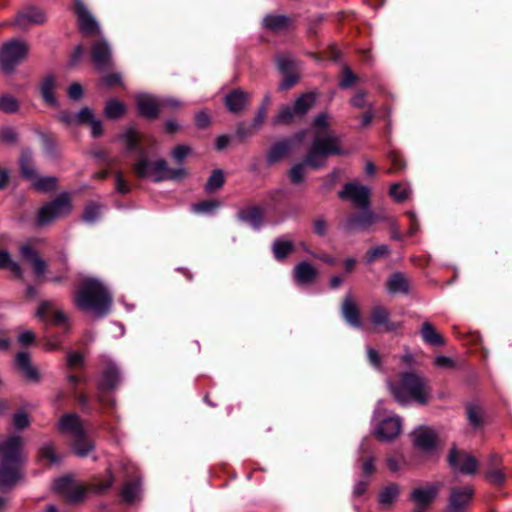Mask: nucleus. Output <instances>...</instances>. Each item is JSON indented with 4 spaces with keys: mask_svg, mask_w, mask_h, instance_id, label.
<instances>
[{
    "mask_svg": "<svg viewBox=\"0 0 512 512\" xmlns=\"http://www.w3.org/2000/svg\"><path fill=\"white\" fill-rule=\"evenodd\" d=\"M421 335L423 340L433 346H441L444 344L443 337L436 331L430 322H424L421 327Z\"/></svg>",
    "mask_w": 512,
    "mask_h": 512,
    "instance_id": "nucleus-33",
    "label": "nucleus"
},
{
    "mask_svg": "<svg viewBox=\"0 0 512 512\" xmlns=\"http://www.w3.org/2000/svg\"><path fill=\"white\" fill-rule=\"evenodd\" d=\"M83 361V356L77 352H72L67 357V364L70 368L82 365Z\"/></svg>",
    "mask_w": 512,
    "mask_h": 512,
    "instance_id": "nucleus-64",
    "label": "nucleus"
},
{
    "mask_svg": "<svg viewBox=\"0 0 512 512\" xmlns=\"http://www.w3.org/2000/svg\"><path fill=\"white\" fill-rule=\"evenodd\" d=\"M71 199L67 193L60 194L53 201L43 205L37 214L36 224L46 226L53 221L67 216L71 212Z\"/></svg>",
    "mask_w": 512,
    "mask_h": 512,
    "instance_id": "nucleus-7",
    "label": "nucleus"
},
{
    "mask_svg": "<svg viewBox=\"0 0 512 512\" xmlns=\"http://www.w3.org/2000/svg\"><path fill=\"white\" fill-rule=\"evenodd\" d=\"M364 211L349 217L345 223V229L349 232L360 231L368 228L378 220V217L369 211L367 208H363Z\"/></svg>",
    "mask_w": 512,
    "mask_h": 512,
    "instance_id": "nucleus-23",
    "label": "nucleus"
},
{
    "mask_svg": "<svg viewBox=\"0 0 512 512\" xmlns=\"http://www.w3.org/2000/svg\"><path fill=\"white\" fill-rule=\"evenodd\" d=\"M269 101H270V99L267 96L265 98L264 104L259 108L257 114L255 115V117L253 119V123H252L253 128L257 129L263 124V122L266 118L267 105H268Z\"/></svg>",
    "mask_w": 512,
    "mask_h": 512,
    "instance_id": "nucleus-57",
    "label": "nucleus"
},
{
    "mask_svg": "<svg viewBox=\"0 0 512 512\" xmlns=\"http://www.w3.org/2000/svg\"><path fill=\"white\" fill-rule=\"evenodd\" d=\"M59 430L73 440V451L80 457H85L94 449V444L86 436L81 420L76 414H66L59 420Z\"/></svg>",
    "mask_w": 512,
    "mask_h": 512,
    "instance_id": "nucleus-6",
    "label": "nucleus"
},
{
    "mask_svg": "<svg viewBox=\"0 0 512 512\" xmlns=\"http://www.w3.org/2000/svg\"><path fill=\"white\" fill-rule=\"evenodd\" d=\"M13 425L16 429L21 430L30 425L29 415L21 410L13 415Z\"/></svg>",
    "mask_w": 512,
    "mask_h": 512,
    "instance_id": "nucleus-53",
    "label": "nucleus"
},
{
    "mask_svg": "<svg viewBox=\"0 0 512 512\" xmlns=\"http://www.w3.org/2000/svg\"><path fill=\"white\" fill-rule=\"evenodd\" d=\"M357 79H358L357 76L353 74L351 69L349 67L345 66L342 71V78L340 80L339 85L342 88H348L353 83H355L357 81Z\"/></svg>",
    "mask_w": 512,
    "mask_h": 512,
    "instance_id": "nucleus-55",
    "label": "nucleus"
},
{
    "mask_svg": "<svg viewBox=\"0 0 512 512\" xmlns=\"http://www.w3.org/2000/svg\"><path fill=\"white\" fill-rule=\"evenodd\" d=\"M15 362L19 370L31 381L39 380L38 370L31 365L30 355L27 352H19L16 355Z\"/></svg>",
    "mask_w": 512,
    "mask_h": 512,
    "instance_id": "nucleus-26",
    "label": "nucleus"
},
{
    "mask_svg": "<svg viewBox=\"0 0 512 512\" xmlns=\"http://www.w3.org/2000/svg\"><path fill=\"white\" fill-rule=\"evenodd\" d=\"M40 458L43 460H46L48 464H59L60 463V456L56 454L53 445L45 444L39 452Z\"/></svg>",
    "mask_w": 512,
    "mask_h": 512,
    "instance_id": "nucleus-46",
    "label": "nucleus"
},
{
    "mask_svg": "<svg viewBox=\"0 0 512 512\" xmlns=\"http://www.w3.org/2000/svg\"><path fill=\"white\" fill-rule=\"evenodd\" d=\"M388 252H389V248L387 245L382 244V245L376 246L375 248L368 251L367 256H366L367 263L374 262L376 259L387 255Z\"/></svg>",
    "mask_w": 512,
    "mask_h": 512,
    "instance_id": "nucleus-54",
    "label": "nucleus"
},
{
    "mask_svg": "<svg viewBox=\"0 0 512 512\" xmlns=\"http://www.w3.org/2000/svg\"><path fill=\"white\" fill-rule=\"evenodd\" d=\"M101 208L102 206L98 203H89L84 209L83 220L89 224L96 222L101 216Z\"/></svg>",
    "mask_w": 512,
    "mask_h": 512,
    "instance_id": "nucleus-43",
    "label": "nucleus"
},
{
    "mask_svg": "<svg viewBox=\"0 0 512 512\" xmlns=\"http://www.w3.org/2000/svg\"><path fill=\"white\" fill-rule=\"evenodd\" d=\"M83 95V89L80 84L73 83L68 88V96L73 100H78Z\"/></svg>",
    "mask_w": 512,
    "mask_h": 512,
    "instance_id": "nucleus-62",
    "label": "nucleus"
},
{
    "mask_svg": "<svg viewBox=\"0 0 512 512\" xmlns=\"http://www.w3.org/2000/svg\"><path fill=\"white\" fill-rule=\"evenodd\" d=\"M28 45L20 40L12 39L0 47V68L5 73H12L27 56Z\"/></svg>",
    "mask_w": 512,
    "mask_h": 512,
    "instance_id": "nucleus-8",
    "label": "nucleus"
},
{
    "mask_svg": "<svg viewBox=\"0 0 512 512\" xmlns=\"http://www.w3.org/2000/svg\"><path fill=\"white\" fill-rule=\"evenodd\" d=\"M399 495V487L392 483L386 486L379 494V503L383 506L391 505Z\"/></svg>",
    "mask_w": 512,
    "mask_h": 512,
    "instance_id": "nucleus-41",
    "label": "nucleus"
},
{
    "mask_svg": "<svg viewBox=\"0 0 512 512\" xmlns=\"http://www.w3.org/2000/svg\"><path fill=\"white\" fill-rule=\"evenodd\" d=\"M439 489L440 484H428L415 488L410 495V500L416 505L414 512H424L437 496Z\"/></svg>",
    "mask_w": 512,
    "mask_h": 512,
    "instance_id": "nucleus-14",
    "label": "nucleus"
},
{
    "mask_svg": "<svg viewBox=\"0 0 512 512\" xmlns=\"http://www.w3.org/2000/svg\"><path fill=\"white\" fill-rule=\"evenodd\" d=\"M414 445L423 451H430L436 445V434L428 427H419L413 432Z\"/></svg>",
    "mask_w": 512,
    "mask_h": 512,
    "instance_id": "nucleus-24",
    "label": "nucleus"
},
{
    "mask_svg": "<svg viewBox=\"0 0 512 512\" xmlns=\"http://www.w3.org/2000/svg\"><path fill=\"white\" fill-rule=\"evenodd\" d=\"M402 421L397 415H387L376 427V437L381 441H389L397 437L401 431Z\"/></svg>",
    "mask_w": 512,
    "mask_h": 512,
    "instance_id": "nucleus-16",
    "label": "nucleus"
},
{
    "mask_svg": "<svg viewBox=\"0 0 512 512\" xmlns=\"http://www.w3.org/2000/svg\"><path fill=\"white\" fill-rule=\"evenodd\" d=\"M295 116L297 115L294 113L293 107L285 106L279 111L277 116L274 118V123L288 124L294 119Z\"/></svg>",
    "mask_w": 512,
    "mask_h": 512,
    "instance_id": "nucleus-51",
    "label": "nucleus"
},
{
    "mask_svg": "<svg viewBox=\"0 0 512 512\" xmlns=\"http://www.w3.org/2000/svg\"><path fill=\"white\" fill-rule=\"evenodd\" d=\"M474 491L470 486L453 487L450 491L447 512H465Z\"/></svg>",
    "mask_w": 512,
    "mask_h": 512,
    "instance_id": "nucleus-13",
    "label": "nucleus"
},
{
    "mask_svg": "<svg viewBox=\"0 0 512 512\" xmlns=\"http://www.w3.org/2000/svg\"><path fill=\"white\" fill-rule=\"evenodd\" d=\"M0 456V491H6L22 477L21 466L25 461L22 438L11 436L0 442Z\"/></svg>",
    "mask_w": 512,
    "mask_h": 512,
    "instance_id": "nucleus-3",
    "label": "nucleus"
},
{
    "mask_svg": "<svg viewBox=\"0 0 512 512\" xmlns=\"http://www.w3.org/2000/svg\"><path fill=\"white\" fill-rule=\"evenodd\" d=\"M136 103L139 113L149 119L156 118L162 107L178 108L180 106V103L175 99L167 98L159 101L157 98L147 94L138 95Z\"/></svg>",
    "mask_w": 512,
    "mask_h": 512,
    "instance_id": "nucleus-9",
    "label": "nucleus"
},
{
    "mask_svg": "<svg viewBox=\"0 0 512 512\" xmlns=\"http://www.w3.org/2000/svg\"><path fill=\"white\" fill-rule=\"evenodd\" d=\"M56 87L57 83L53 75H47L40 84L42 98L48 105H57V99L54 94Z\"/></svg>",
    "mask_w": 512,
    "mask_h": 512,
    "instance_id": "nucleus-28",
    "label": "nucleus"
},
{
    "mask_svg": "<svg viewBox=\"0 0 512 512\" xmlns=\"http://www.w3.org/2000/svg\"><path fill=\"white\" fill-rule=\"evenodd\" d=\"M36 316L41 321L56 326L66 327L68 324V318L66 314L61 310H56L54 308V304L51 301H43L36 311Z\"/></svg>",
    "mask_w": 512,
    "mask_h": 512,
    "instance_id": "nucleus-17",
    "label": "nucleus"
},
{
    "mask_svg": "<svg viewBox=\"0 0 512 512\" xmlns=\"http://www.w3.org/2000/svg\"><path fill=\"white\" fill-rule=\"evenodd\" d=\"M370 321L375 328L381 329L385 332H393L400 327L399 323L390 321L389 312L383 306H376L372 309Z\"/></svg>",
    "mask_w": 512,
    "mask_h": 512,
    "instance_id": "nucleus-22",
    "label": "nucleus"
},
{
    "mask_svg": "<svg viewBox=\"0 0 512 512\" xmlns=\"http://www.w3.org/2000/svg\"><path fill=\"white\" fill-rule=\"evenodd\" d=\"M239 217L254 228H258L263 221V211L259 207H249L239 213Z\"/></svg>",
    "mask_w": 512,
    "mask_h": 512,
    "instance_id": "nucleus-34",
    "label": "nucleus"
},
{
    "mask_svg": "<svg viewBox=\"0 0 512 512\" xmlns=\"http://www.w3.org/2000/svg\"><path fill=\"white\" fill-rule=\"evenodd\" d=\"M120 139L124 142L128 151L139 152L138 159L133 168L137 177L159 182L165 179L177 180L185 176L184 169H169L166 161L163 159L150 160L145 151L140 147L139 136L134 128H128L120 136Z\"/></svg>",
    "mask_w": 512,
    "mask_h": 512,
    "instance_id": "nucleus-2",
    "label": "nucleus"
},
{
    "mask_svg": "<svg viewBox=\"0 0 512 512\" xmlns=\"http://www.w3.org/2000/svg\"><path fill=\"white\" fill-rule=\"evenodd\" d=\"M45 20L46 16L42 10L28 7L17 14L12 24L20 29H26L33 24H42Z\"/></svg>",
    "mask_w": 512,
    "mask_h": 512,
    "instance_id": "nucleus-21",
    "label": "nucleus"
},
{
    "mask_svg": "<svg viewBox=\"0 0 512 512\" xmlns=\"http://www.w3.org/2000/svg\"><path fill=\"white\" fill-rule=\"evenodd\" d=\"M389 159L391 161V167L388 169V173H395L404 168L405 163L400 154L391 152L389 154Z\"/></svg>",
    "mask_w": 512,
    "mask_h": 512,
    "instance_id": "nucleus-56",
    "label": "nucleus"
},
{
    "mask_svg": "<svg viewBox=\"0 0 512 512\" xmlns=\"http://www.w3.org/2000/svg\"><path fill=\"white\" fill-rule=\"evenodd\" d=\"M276 64L284 77L279 84V88L281 90H287L294 86L299 79V65L294 58L288 54H281L276 57Z\"/></svg>",
    "mask_w": 512,
    "mask_h": 512,
    "instance_id": "nucleus-10",
    "label": "nucleus"
},
{
    "mask_svg": "<svg viewBox=\"0 0 512 512\" xmlns=\"http://www.w3.org/2000/svg\"><path fill=\"white\" fill-rule=\"evenodd\" d=\"M467 417L469 424L473 427H478L481 424L482 417L479 409L475 406H469L467 408Z\"/></svg>",
    "mask_w": 512,
    "mask_h": 512,
    "instance_id": "nucleus-58",
    "label": "nucleus"
},
{
    "mask_svg": "<svg viewBox=\"0 0 512 512\" xmlns=\"http://www.w3.org/2000/svg\"><path fill=\"white\" fill-rule=\"evenodd\" d=\"M488 478L492 483L500 485L504 482L505 476L501 470L493 469L489 471Z\"/></svg>",
    "mask_w": 512,
    "mask_h": 512,
    "instance_id": "nucleus-63",
    "label": "nucleus"
},
{
    "mask_svg": "<svg viewBox=\"0 0 512 512\" xmlns=\"http://www.w3.org/2000/svg\"><path fill=\"white\" fill-rule=\"evenodd\" d=\"M19 164L21 168L22 175L28 179L29 181L31 179L35 178L36 170L34 168L33 162H32V154L29 151H23L20 159Z\"/></svg>",
    "mask_w": 512,
    "mask_h": 512,
    "instance_id": "nucleus-38",
    "label": "nucleus"
},
{
    "mask_svg": "<svg viewBox=\"0 0 512 512\" xmlns=\"http://www.w3.org/2000/svg\"><path fill=\"white\" fill-rule=\"evenodd\" d=\"M91 57L94 65L99 70H107L112 67L111 48L104 39H99L93 44Z\"/></svg>",
    "mask_w": 512,
    "mask_h": 512,
    "instance_id": "nucleus-19",
    "label": "nucleus"
},
{
    "mask_svg": "<svg viewBox=\"0 0 512 512\" xmlns=\"http://www.w3.org/2000/svg\"><path fill=\"white\" fill-rule=\"evenodd\" d=\"M31 184L33 188L40 192H49L53 191L57 187V178L55 177H38L35 175L34 179H31Z\"/></svg>",
    "mask_w": 512,
    "mask_h": 512,
    "instance_id": "nucleus-39",
    "label": "nucleus"
},
{
    "mask_svg": "<svg viewBox=\"0 0 512 512\" xmlns=\"http://www.w3.org/2000/svg\"><path fill=\"white\" fill-rule=\"evenodd\" d=\"M220 206L216 200H207L193 205L192 210L195 213H211Z\"/></svg>",
    "mask_w": 512,
    "mask_h": 512,
    "instance_id": "nucleus-50",
    "label": "nucleus"
},
{
    "mask_svg": "<svg viewBox=\"0 0 512 512\" xmlns=\"http://www.w3.org/2000/svg\"><path fill=\"white\" fill-rule=\"evenodd\" d=\"M342 315L345 320L355 328H361L362 322L357 304L351 295H346L342 303Z\"/></svg>",
    "mask_w": 512,
    "mask_h": 512,
    "instance_id": "nucleus-25",
    "label": "nucleus"
},
{
    "mask_svg": "<svg viewBox=\"0 0 512 512\" xmlns=\"http://www.w3.org/2000/svg\"><path fill=\"white\" fill-rule=\"evenodd\" d=\"M370 191L366 186L356 183H348L343 190L339 192V197L348 199L359 208H367L369 203Z\"/></svg>",
    "mask_w": 512,
    "mask_h": 512,
    "instance_id": "nucleus-15",
    "label": "nucleus"
},
{
    "mask_svg": "<svg viewBox=\"0 0 512 512\" xmlns=\"http://www.w3.org/2000/svg\"><path fill=\"white\" fill-rule=\"evenodd\" d=\"M53 487L57 492L61 493L67 501L73 503L81 501L87 493V489L84 486L75 483L69 476L55 480Z\"/></svg>",
    "mask_w": 512,
    "mask_h": 512,
    "instance_id": "nucleus-11",
    "label": "nucleus"
},
{
    "mask_svg": "<svg viewBox=\"0 0 512 512\" xmlns=\"http://www.w3.org/2000/svg\"><path fill=\"white\" fill-rule=\"evenodd\" d=\"M0 269H10L11 272L18 278L23 277V269L20 264L14 261L6 250L0 251Z\"/></svg>",
    "mask_w": 512,
    "mask_h": 512,
    "instance_id": "nucleus-36",
    "label": "nucleus"
},
{
    "mask_svg": "<svg viewBox=\"0 0 512 512\" xmlns=\"http://www.w3.org/2000/svg\"><path fill=\"white\" fill-rule=\"evenodd\" d=\"M263 24L272 31H282L290 26L291 19L285 15L269 14L264 18Z\"/></svg>",
    "mask_w": 512,
    "mask_h": 512,
    "instance_id": "nucleus-32",
    "label": "nucleus"
},
{
    "mask_svg": "<svg viewBox=\"0 0 512 512\" xmlns=\"http://www.w3.org/2000/svg\"><path fill=\"white\" fill-rule=\"evenodd\" d=\"M248 94L241 90H234L230 92L225 98V104L229 111L239 112L241 111L248 100Z\"/></svg>",
    "mask_w": 512,
    "mask_h": 512,
    "instance_id": "nucleus-30",
    "label": "nucleus"
},
{
    "mask_svg": "<svg viewBox=\"0 0 512 512\" xmlns=\"http://www.w3.org/2000/svg\"><path fill=\"white\" fill-rule=\"evenodd\" d=\"M191 152L190 147L186 145H178L172 151V156L177 162H182Z\"/></svg>",
    "mask_w": 512,
    "mask_h": 512,
    "instance_id": "nucleus-59",
    "label": "nucleus"
},
{
    "mask_svg": "<svg viewBox=\"0 0 512 512\" xmlns=\"http://www.w3.org/2000/svg\"><path fill=\"white\" fill-rule=\"evenodd\" d=\"M19 253L22 258L28 262L35 275L38 278H43L47 272L48 264L47 262L39 255L38 251L33 248L31 243H25L19 248Z\"/></svg>",
    "mask_w": 512,
    "mask_h": 512,
    "instance_id": "nucleus-18",
    "label": "nucleus"
},
{
    "mask_svg": "<svg viewBox=\"0 0 512 512\" xmlns=\"http://www.w3.org/2000/svg\"><path fill=\"white\" fill-rule=\"evenodd\" d=\"M19 104L15 97L3 95L0 97V110L5 113H14L18 110Z\"/></svg>",
    "mask_w": 512,
    "mask_h": 512,
    "instance_id": "nucleus-48",
    "label": "nucleus"
},
{
    "mask_svg": "<svg viewBox=\"0 0 512 512\" xmlns=\"http://www.w3.org/2000/svg\"><path fill=\"white\" fill-rule=\"evenodd\" d=\"M317 276V270L308 262H301L294 268V278L299 284L311 283Z\"/></svg>",
    "mask_w": 512,
    "mask_h": 512,
    "instance_id": "nucleus-27",
    "label": "nucleus"
},
{
    "mask_svg": "<svg viewBox=\"0 0 512 512\" xmlns=\"http://www.w3.org/2000/svg\"><path fill=\"white\" fill-rule=\"evenodd\" d=\"M272 248L275 258L281 260L293 250V244L290 241L276 240Z\"/></svg>",
    "mask_w": 512,
    "mask_h": 512,
    "instance_id": "nucleus-45",
    "label": "nucleus"
},
{
    "mask_svg": "<svg viewBox=\"0 0 512 512\" xmlns=\"http://www.w3.org/2000/svg\"><path fill=\"white\" fill-rule=\"evenodd\" d=\"M119 382V372L117 367L113 363H108L104 370L101 380L99 382V388L101 390L113 389Z\"/></svg>",
    "mask_w": 512,
    "mask_h": 512,
    "instance_id": "nucleus-31",
    "label": "nucleus"
},
{
    "mask_svg": "<svg viewBox=\"0 0 512 512\" xmlns=\"http://www.w3.org/2000/svg\"><path fill=\"white\" fill-rule=\"evenodd\" d=\"M314 140L305 157V163L293 166L290 170V179L293 183L302 182L305 175V164L319 168L325 164L329 155H341L343 151L339 147V139L329 130L328 115L320 113L312 124Z\"/></svg>",
    "mask_w": 512,
    "mask_h": 512,
    "instance_id": "nucleus-1",
    "label": "nucleus"
},
{
    "mask_svg": "<svg viewBox=\"0 0 512 512\" xmlns=\"http://www.w3.org/2000/svg\"><path fill=\"white\" fill-rule=\"evenodd\" d=\"M224 175L221 170H214L206 183V190L212 192L222 187Z\"/></svg>",
    "mask_w": 512,
    "mask_h": 512,
    "instance_id": "nucleus-49",
    "label": "nucleus"
},
{
    "mask_svg": "<svg viewBox=\"0 0 512 512\" xmlns=\"http://www.w3.org/2000/svg\"><path fill=\"white\" fill-rule=\"evenodd\" d=\"M387 288L390 293H405L408 291V283L402 274L395 273L388 279Z\"/></svg>",
    "mask_w": 512,
    "mask_h": 512,
    "instance_id": "nucleus-40",
    "label": "nucleus"
},
{
    "mask_svg": "<svg viewBox=\"0 0 512 512\" xmlns=\"http://www.w3.org/2000/svg\"><path fill=\"white\" fill-rule=\"evenodd\" d=\"M74 301L80 310L102 317L109 312L112 296L99 280L86 278L79 287Z\"/></svg>",
    "mask_w": 512,
    "mask_h": 512,
    "instance_id": "nucleus-4",
    "label": "nucleus"
},
{
    "mask_svg": "<svg viewBox=\"0 0 512 512\" xmlns=\"http://www.w3.org/2000/svg\"><path fill=\"white\" fill-rule=\"evenodd\" d=\"M125 112V105L118 100H110L105 106V115L110 119H116Z\"/></svg>",
    "mask_w": 512,
    "mask_h": 512,
    "instance_id": "nucleus-44",
    "label": "nucleus"
},
{
    "mask_svg": "<svg viewBox=\"0 0 512 512\" xmlns=\"http://www.w3.org/2000/svg\"><path fill=\"white\" fill-rule=\"evenodd\" d=\"M114 482V476L111 471H108L105 477L93 484V491L96 493H103L108 490Z\"/></svg>",
    "mask_w": 512,
    "mask_h": 512,
    "instance_id": "nucleus-52",
    "label": "nucleus"
},
{
    "mask_svg": "<svg viewBox=\"0 0 512 512\" xmlns=\"http://www.w3.org/2000/svg\"><path fill=\"white\" fill-rule=\"evenodd\" d=\"M291 148V144L289 141H281L274 144L269 153H268V161L270 163L276 162L281 159L284 155L288 153Z\"/></svg>",
    "mask_w": 512,
    "mask_h": 512,
    "instance_id": "nucleus-42",
    "label": "nucleus"
},
{
    "mask_svg": "<svg viewBox=\"0 0 512 512\" xmlns=\"http://www.w3.org/2000/svg\"><path fill=\"white\" fill-rule=\"evenodd\" d=\"M410 189L408 187H404L399 183H395L390 187V195L397 202H402L406 200L410 195Z\"/></svg>",
    "mask_w": 512,
    "mask_h": 512,
    "instance_id": "nucleus-47",
    "label": "nucleus"
},
{
    "mask_svg": "<svg viewBox=\"0 0 512 512\" xmlns=\"http://www.w3.org/2000/svg\"><path fill=\"white\" fill-rule=\"evenodd\" d=\"M59 119L67 125L83 124V120L78 119V113L73 114L71 112H61Z\"/></svg>",
    "mask_w": 512,
    "mask_h": 512,
    "instance_id": "nucleus-60",
    "label": "nucleus"
},
{
    "mask_svg": "<svg viewBox=\"0 0 512 512\" xmlns=\"http://www.w3.org/2000/svg\"><path fill=\"white\" fill-rule=\"evenodd\" d=\"M387 384L394 399L400 405H407L411 402L425 405L428 402L430 389L427 382L415 373H403L397 382L388 381Z\"/></svg>",
    "mask_w": 512,
    "mask_h": 512,
    "instance_id": "nucleus-5",
    "label": "nucleus"
},
{
    "mask_svg": "<svg viewBox=\"0 0 512 512\" xmlns=\"http://www.w3.org/2000/svg\"><path fill=\"white\" fill-rule=\"evenodd\" d=\"M78 119L83 120V124H88L93 137H98L102 134V122L94 116L93 111L85 107L78 112Z\"/></svg>",
    "mask_w": 512,
    "mask_h": 512,
    "instance_id": "nucleus-29",
    "label": "nucleus"
},
{
    "mask_svg": "<svg viewBox=\"0 0 512 512\" xmlns=\"http://www.w3.org/2000/svg\"><path fill=\"white\" fill-rule=\"evenodd\" d=\"M115 187L119 193L126 194L130 192V186L120 172L115 176Z\"/></svg>",
    "mask_w": 512,
    "mask_h": 512,
    "instance_id": "nucleus-61",
    "label": "nucleus"
},
{
    "mask_svg": "<svg viewBox=\"0 0 512 512\" xmlns=\"http://www.w3.org/2000/svg\"><path fill=\"white\" fill-rule=\"evenodd\" d=\"M448 462L454 470L466 474H472L477 469V461L473 456L459 453L455 448L451 449Z\"/></svg>",
    "mask_w": 512,
    "mask_h": 512,
    "instance_id": "nucleus-20",
    "label": "nucleus"
},
{
    "mask_svg": "<svg viewBox=\"0 0 512 512\" xmlns=\"http://www.w3.org/2000/svg\"><path fill=\"white\" fill-rule=\"evenodd\" d=\"M74 12L82 33L96 35L100 32L99 24L81 0H74Z\"/></svg>",
    "mask_w": 512,
    "mask_h": 512,
    "instance_id": "nucleus-12",
    "label": "nucleus"
},
{
    "mask_svg": "<svg viewBox=\"0 0 512 512\" xmlns=\"http://www.w3.org/2000/svg\"><path fill=\"white\" fill-rule=\"evenodd\" d=\"M315 96L312 93H306L298 97L294 103L293 110L298 116H302L314 105Z\"/></svg>",
    "mask_w": 512,
    "mask_h": 512,
    "instance_id": "nucleus-37",
    "label": "nucleus"
},
{
    "mask_svg": "<svg viewBox=\"0 0 512 512\" xmlns=\"http://www.w3.org/2000/svg\"><path fill=\"white\" fill-rule=\"evenodd\" d=\"M141 493V485L139 480L128 481L124 484L121 491L122 498L125 502L132 503L139 499Z\"/></svg>",
    "mask_w": 512,
    "mask_h": 512,
    "instance_id": "nucleus-35",
    "label": "nucleus"
}]
</instances>
